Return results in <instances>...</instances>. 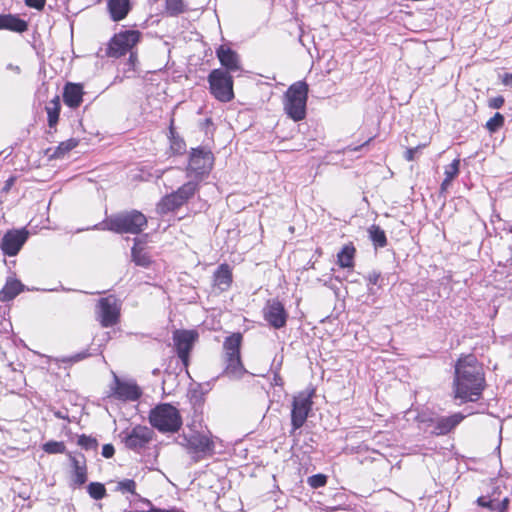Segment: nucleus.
<instances>
[{"label": "nucleus", "mask_w": 512, "mask_h": 512, "mask_svg": "<svg viewBox=\"0 0 512 512\" xmlns=\"http://www.w3.org/2000/svg\"><path fill=\"white\" fill-rule=\"evenodd\" d=\"M142 395V391L135 383L125 382L115 377L111 396L122 401H136Z\"/></svg>", "instance_id": "nucleus-17"}, {"label": "nucleus", "mask_w": 512, "mask_h": 512, "mask_svg": "<svg viewBox=\"0 0 512 512\" xmlns=\"http://www.w3.org/2000/svg\"><path fill=\"white\" fill-rule=\"evenodd\" d=\"M15 181H16V177L15 176L9 177L5 181V184L2 187V189H1L2 193H8L11 190V188L13 187V185L15 184Z\"/></svg>", "instance_id": "nucleus-48"}, {"label": "nucleus", "mask_w": 512, "mask_h": 512, "mask_svg": "<svg viewBox=\"0 0 512 512\" xmlns=\"http://www.w3.org/2000/svg\"><path fill=\"white\" fill-rule=\"evenodd\" d=\"M55 415H56L57 417H59V418H62V415L60 414V412L56 413Z\"/></svg>", "instance_id": "nucleus-53"}, {"label": "nucleus", "mask_w": 512, "mask_h": 512, "mask_svg": "<svg viewBox=\"0 0 512 512\" xmlns=\"http://www.w3.org/2000/svg\"><path fill=\"white\" fill-rule=\"evenodd\" d=\"M216 56L221 65L225 68L224 71L230 73L241 69L239 55L228 45H220L216 49Z\"/></svg>", "instance_id": "nucleus-19"}, {"label": "nucleus", "mask_w": 512, "mask_h": 512, "mask_svg": "<svg viewBox=\"0 0 512 512\" xmlns=\"http://www.w3.org/2000/svg\"><path fill=\"white\" fill-rule=\"evenodd\" d=\"M24 289V285L17 279L9 278L0 290V301L9 302L18 296Z\"/></svg>", "instance_id": "nucleus-27"}, {"label": "nucleus", "mask_w": 512, "mask_h": 512, "mask_svg": "<svg viewBox=\"0 0 512 512\" xmlns=\"http://www.w3.org/2000/svg\"><path fill=\"white\" fill-rule=\"evenodd\" d=\"M138 244L139 240L134 239V246L131 249L132 260L137 266L147 268L152 263L151 258L144 248L139 247Z\"/></svg>", "instance_id": "nucleus-29"}, {"label": "nucleus", "mask_w": 512, "mask_h": 512, "mask_svg": "<svg viewBox=\"0 0 512 512\" xmlns=\"http://www.w3.org/2000/svg\"><path fill=\"white\" fill-rule=\"evenodd\" d=\"M453 393L462 403L477 402L486 388L485 372L474 354H461L454 366Z\"/></svg>", "instance_id": "nucleus-1"}, {"label": "nucleus", "mask_w": 512, "mask_h": 512, "mask_svg": "<svg viewBox=\"0 0 512 512\" xmlns=\"http://www.w3.org/2000/svg\"><path fill=\"white\" fill-rule=\"evenodd\" d=\"M124 446L133 452L140 453L147 449L155 437L154 431L144 425H136L121 433Z\"/></svg>", "instance_id": "nucleus-14"}, {"label": "nucleus", "mask_w": 512, "mask_h": 512, "mask_svg": "<svg viewBox=\"0 0 512 512\" xmlns=\"http://www.w3.org/2000/svg\"><path fill=\"white\" fill-rule=\"evenodd\" d=\"M29 237L26 228L8 230L2 237L0 248L4 255L16 256L22 249Z\"/></svg>", "instance_id": "nucleus-15"}, {"label": "nucleus", "mask_w": 512, "mask_h": 512, "mask_svg": "<svg viewBox=\"0 0 512 512\" xmlns=\"http://www.w3.org/2000/svg\"><path fill=\"white\" fill-rule=\"evenodd\" d=\"M149 423L162 433H176L182 426L179 410L169 403H161L150 410Z\"/></svg>", "instance_id": "nucleus-4"}, {"label": "nucleus", "mask_w": 512, "mask_h": 512, "mask_svg": "<svg viewBox=\"0 0 512 512\" xmlns=\"http://www.w3.org/2000/svg\"><path fill=\"white\" fill-rule=\"evenodd\" d=\"M451 183H452V181H450L448 179H443L441 186H440L441 192H445L448 189V187L451 185Z\"/></svg>", "instance_id": "nucleus-51"}, {"label": "nucleus", "mask_w": 512, "mask_h": 512, "mask_svg": "<svg viewBox=\"0 0 512 512\" xmlns=\"http://www.w3.org/2000/svg\"><path fill=\"white\" fill-rule=\"evenodd\" d=\"M510 504V499L508 497L503 498L500 503L496 506L497 512H507Z\"/></svg>", "instance_id": "nucleus-46"}, {"label": "nucleus", "mask_w": 512, "mask_h": 512, "mask_svg": "<svg viewBox=\"0 0 512 512\" xmlns=\"http://www.w3.org/2000/svg\"><path fill=\"white\" fill-rule=\"evenodd\" d=\"M104 229L117 234H140L148 225L147 217L139 210L123 211L107 217Z\"/></svg>", "instance_id": "nucleus-2"}, {"label": "nucleus", "mask_w": 512, "mask_h": 512, "mask_svg": "<svg viewBox=\"0 0 512 512\" xmlns=\"http://www.w3.org/2000/svg\"><path fill=\"white\" fill-rule=\"evenodd\" d=\"M466 418L461 412H456L449 416H441L437 419H430V422H434V429L432 434L434 436H445L453 432L455 428Z\"/></svg>", "instance_id": "nucleus-18"}, {"label": "nucleus", "mask_w": 512, "mask_h": 512, "mask_svg": "<svg viewBox=\"0 0 512 512\" xmlns=\"http://www.w3.org/2000/svg\"><path fill=\"white\" fill-rule=\"evenodd\" d=\"M373 140V137H370L366 142H364L362 145L358 146V147H355L353 150L354 151H358L361 147L369 144L371 141Z\"/></svg>", "instance_id": "nucleus-52"}, {"label": "nucleus", "mask_w": 512, "mask_h": 512, "mask_svg": "<svg viewBox=\"0 0 512 512\" xmlns=\"http://www.w3.org/2000/svg\"><path fill=\"white\" fill-rule=\"evenodd\" d=\"M168 139H169V150L172 155L180 156L186 152V142L176 132L175 120L173 117L170 119Z\"/></svg>", "instance_id": "nucleus-26"}, {"label": "nucleus", "mask_w": 512, "mask_h": 512, "mask_svg": "<svg viewBox=\"0 0 512 512\" xmlns=\"http://www.w3.org/2000/svg\"><path fill=\"white\" fill-rule=\"evenodd\" d=\"M357 255V249L352 241L344 244L336 255V264L349 271H353L355 268V258Z\"/></svg>", "instance_id": "nucleus-23"}, {"label": "nucleus", "mask_w": 512, "mask_h": 512, "mask_svg": "<svg viewBox=\"0 0 512 512\" xmlns=\"http://www.w3.org/2000/svg\"><path fill=\"white\" fill-rule=\"evenodd\" d=\"M199 189L200 186L197 182L184 183L177 190L161 198L157 204L158 213L165 215L180 209L195 196Z\"/></svg>", "instance_id": "nucleus-7"}, {"label": "nucleus", "mask_w": 512, "mask_h": 512, "mask_svg": "<svg viewBox=\"0 0 512 512\" xmlns=\"http://www.w3.org/2000/svg\"><path fill=\"white\" fill-rule=\"evenodd\" d=\"M145 512H186V511L179 509L177 507H171V508L166 509V508H159V507L153 506Z\"/></svg>", "instance_id": "nucleus-45"}, {"label": "nucleus", "mask_w": 512, "mask_h": 512, "mask_svg": "<svg viewBox=\"0 0 512 512\" xmlns=\"http://www.w3.org/2000/svg\"><path fill=\"white\" fill-rule=\"evenodd\" d=\"M309 86L305 81H297L289 86L284 94V111L295 122L306 118Z\"/></svg>", "instance_id": "nucleus-3"}, {"label": "nucleus", "mask_w": 512, "mask_h": 512, "mask_svg": "<svg viewBox=\"0 0 512 512\" xmlns=\"http://www.w3.org/2000/svg\"><path fill=\"white\" fill-rule=\"evenodd\" d=\"M209 90L213 97L227 103L234 99V81L230 73L223 69H213L208 75Z\"/></svg>", "instance_id": "nucleus-9"}, {"label": "nucleus", "mask_w": 512, "mask_h": 512, "mask_svg": "<svg viewBox=\"0 0 512 512\" xmlns=\"http://www.w3.org/2000/svg\"><path fill=\"white\" fill-rule=\"evenodd\" d=\"M476 504L481 508H486L490 511H496V505L494 504V499L488 498L486 496H480L476 500Z\"/></svg>", "instance_id": "nucleus-40"}, {"label": "nucleus", "mask_w": 512, "mask_h": 512, "mask_svg": "<svg viewBox=\"0 0 512 512\" xmlns=\"http://www.w3.org/2000/svg\"><path fill=\"white\" fill-rule=\"evenodd\" d=\"M185 448L195 461H200L215 453V442L211 433L195 432L184 438Z\"/></svg>", "instance_id": "nucleus-13"}, {"label": "nucleus", "mask_w": 512, "mask_h": 512, "mask_svg": "<svg viewBox=\"0 0 512 512\" xmlns=\"http://www.w3.org/2000/svg\"><path fill=\"white\" fill-rule=\"evenodd\" d=\"M233 283L232 268L227 263L220 264L213 273V286L219 291H228Z\"/></svg>", "instance_id": "nucleus-22"}, {"label": "nucleus", "mask_w": 512, "mask_h": 512, "mask_svg": "<svg viewBox=\"0 0 512 512\" xmlns=\"http://www.w3.org/2000/svg\"><path fill=\"white\" fill-rule=\"evenodd\" d=\"M460 173V159L456 158L451 164L445 167L444 179L453 181Z\"/></svg>", "instance_id": "nucleus-36"}, {"label": "nucleus", "mask_w": 512, "mask_h": 512, "mask_svg": "<svg viewBox=\"0 0 512 512\" xmlns=\"http://www.w3.org/2000/svg\"><path fill=\"white\" fill-rule=\"evenodd\" d=\"M315 389L301 391L293 397L291 409L292 432L300 429L306 422L313 406Z\"/></svg>", "instance_id": "nucleus-11"}, {"label": "nucleus", "mask_w": 512, "mask_h": 512, "mask_svg": "<svg viewBox=\"0 0 512 512\" xmlns=\"http://www.w3.org/2000/svg\"><path fill=\"white\" fill-rule=\"evenodd\" d=\"M84 88L80 83L67 82L63 88V101L71 109H77L83 102Z\"/></svg>", "instance_id": "nucleus-20"}, {"label": "nucleus", "mask_w": 512, "mask_h": 512, "mask_svg": "<svg viewBox=\"0 0 512 512\" xmlns=\"http://www.w3.org/2000/svg\"><path fill=\"white\" fill-rule=\"evenodd\" d=\"M42 449L47 454H63L66 452V446L62 441H48L42 445Z\"/></svg>", "instance_id": "nucleus-34"}, {"label": "nucleus", "mask_w": 512, "mask_h": 512, "mask_svg": "<svg viewBox=\"0 0 512 512\" xmlns=\"http://www.w3.org/2000/svg\"><path fill=\"white\" fill-rule=\"evenodd\" d=\"M215 157L212 151L206 147L192 148L189 152V160L186 166V176L192 178L190 182H197L200 186L214 167Z\"/></svg>", "instance_id": "nucleus-5"}, {"label": "nucleus", "mask_w": 512, "mask_h": 512, "mask_svg": "<svg viewBox=\"0 0 512 512\" xmlns=\"http://www.w3.org/2000/svg\"><path fill=\"white\" fill-rule=\"evenodd\" d=\"M26 6L37 10H43L46 4V0H25Z\"/></svg>", "instance_id": "nucleus-43"}, {"label": "nucleus", "mask_w": 512, "mask_h": 512, "mask_svg": "<svg viewBox=\"0 0 512 512\" xmlns=\"http://www.w3.org/2000/svg\"><path fill=\"white\" fill-rule=\"evenodd\" d=\"M242 343L243 335L241 332H234L225 337L223 341V360L226 373L237 375L244 371L241 357Z\"/></svg>", "instance_id": "nucleus-8"}, {"label": "nucleus", "mask_w": 512, "mask_h": 512, "mask_svg": "<svg viewBox=\"0 0 512 512\" xmlns=\"http://www.w3.org/2000/svg\"><path fill=\"white\" fill-rule=\"evenodd\" d=\"M77 444L85 450H95L98 447L97 440L85 434L78 437Z\"/></svg>", "instance_id": "nucleus-38"}, {"label": "nucleus", "mask_w": 512, "mask_h": 512, "mask_svg": "<svg viewBox=\"0 0 512 512\" xmlns=\"http://www.w3.org/2000/svg\"><path fill=\"white\" fill-rule=\"evenodd\" d=\"M121 300L115 295L100 298L96 303V318L101 327L110 328L117 325L121 318Z\"/></svg>", "instance_id": "nucleus-10"}, {"label": "nucleus", "mask_w": 512, "mask_h": 512, "mask_svg": "<svg viewBox=\"0 0 512 512\" xmlns=\"http://www.w3.org/2000/svg\"><path fill=\"white\" fill-rule=\"evenodd\" d=\"M142 32L135 29L121 30L115 33L107 43L106 56L109 58H121L130 51L136 49L142 41Z\"/></svg>", "instance_id": "nucleus-6"}, {"label": "nucleus", "mask_w": 512, "mask_h": 512, "mask_svg": "<svg viewBox=\"0 0 512 512\" xmlns=\"http://www.w3.org/2000/svg\"><path fill=\"white\" fill-rule=\"evenodd\" d=\"M187 11L183 0H165V13L168 16H178Z\"/></svg>", "instance_id": "nucleus-31"}, {"label": "nucleus", "mask_w": 512, "mask_h": 512, "mask_svg": "<svg viewBox=\"0 0 512 512\" xmlns=\"http://www.w3.org/2000/svg\"><path fill=\"white\" fill-rule=\"evenodd\" d=\"M45 111L47 113V122L49 128L56 131V126L58 125L61 112V102L59 95H56L47 103L45 106Z\"/></svg>", "instance_id": "nucleus-28"}, {"label": "nucleus", "mask_w": 512, "mask_h": 512, "mask_svg": "<svg viewBox=\"0 0 512 512\" xmlns=\"http://www.w3.org/2000/svg\"><path fill=\"white\" fill-rule=\"evenodd\" d=\"M425 147V145H418L416 147H413V148H408L405 153H404V158L411 162V161H414L415 160V155L417 153V151L420 149V148H423Z\"/></svg>", "instance_id": "nucleus-42"}, {"label": "nucleus", "mask_w": 512, "mask_h": 512, "mask_svg": "<svg viewBox=\"0 0 512 512\" xmlns=\"http://www.w3.org/2000/svg\"><path fill=\"white\" fill-rule=\"evenodd\" d=\"M505 103L503 96L499 95L488 100V106L492 109H500Z\"/></svg>", "instance_id": "nucleus-41"}, {"label": "nucleus", "mask_w": 512, "mask_h": 512, "mask_svg": "<svg viewBox=\"0 0 512 512\" xmlns=\"http://www.w3.org/2000/svg\"><path fill=\"white\" fill-rule=\"evenodd\" d=\"M0 30L21 34L28 30V23L16 14H0Z\"/></svg>", "instance_id": "nucleus-25"}, {"label": "nucleus", "mask_w": 512, "mask_h": 512, "mask_svg": "<svg viewBox=\"0 0 512 512\" xmlns=\"http://www.w3.org/2000/svg\"><path fill=\"white\" fill-rule=\"evenodd\" d=\"M79 145V140L76 138H70L59 143L54 152V156L57 158L63 157L65 154L73 150Z\"/></svg>", "instance_id": "nucleus-32"}, {"label": "nucleus", "mask_w": 512, "mask_h": 512, "mask_svg": "<svg viewBox=\"0 0 512 512\" xmlns=\"http://www.w3.org/2000/svg\"><path fill=\"white\" fill-rule=\"evenodd\" d=\"M288 317V312L279 299H269L266 302L263 308V318L272 328L281 329L285 327Z\"/></svg>", "instance_id": "nucleus-16"}, {"label": "nucleus", "mask_w": 512, "mask_h": 512, "mask_svg": "<svg viewBox=\"0 0 512 512\" xmlns=\"http://www.w3.org/2000/svg\"><path fill=\"white\" fill-rule=\"evenodd\" d=\"M308 484L312 488L324 487L327 484V476L324 474H315L308 478Z\"/></svg>", "instance_id": "nucleus-39"}, {"label": "nucleus", "mask_w": 512, "mask_h": 512, "mask_svg": "<svg viewBox=\"0 0 512 512\" xmlns=\"http://www.w3.org/2000/svg\"><path fill=\"white\" fill-rule=\"evenodd\" d=\"M129 63L134 66L136 64V62L138 61V53H137V50L134 49L132 51H130L129 53Z\"/></svg>", "instance_id": "nucleus-50"}, {"label": "nucleus", "mask_w": 512, "mask_h": 512, "mask_svg": "<svg viewBox=\"0 0 512 512\" xmlns=\"http://www.w3.org/2000/svg\"><path fill=\"white\" fill-rule=\"evenodd\" d=\"M199 338V333L194 329H176L172 333L173 348L185 369L190 364L191 352Z\"/></svg>", "instance_id": "nucleus-12"}, {"label": "nucleus", "mask_w": 512, "mask_h": 512, "mask_svg": "<svg viewBox=\"0 0 512 512\" xmlns=\"http://www.w3.org/2000/svg\"><path fill=\"white\" fill-rule=\"evenodd\" d=\"M369 238L376 248H383L387 246V237L385 231L376 224L371 225L368 228Z\"/></svg>", "instance_id": "nucleus-30"}, {"label": "nucleus", "mask_w": 512, "mask_h": 512, "mask_svg": "<svg viewBox=\"0 0 512 512\" xmlns=\"http://www.w3.org/2000/svg\"><path fill=\"white\" fill-rule=\"evenodd\" d=\"M504 123H505V118L504 116L497 112L494 114L493 117H491L485 124V127L486 129L490 132V133H495L497 132L500 128H502L504 126Z\"/></svg>", "instance_id": "nucleus-35"}, {"label": "nucleus", "mask_w": 512, "mask_h": 512, "mask_svg": "<svg viewBox=\"0 0 512 512\" xmlns=\"http://www.w3.org/2000/svg\"><path fill=\"white\" fill-rule=\"evenodd\" d=\"M68 458L72 466V484L76 487H80L84 485L88 479L86 459L84 455H81V459H78L71 453L68 454Z\"/></svg>", "instance_id": "nucleus-21"}, {"label": "nucleus", "mask_w": 512, "mask_h": 512, "mask_svg": "<svg viewBox=\"0 0 512 512\" xmlns=\"http://www.w3.org/2000/svg\"><path fill=\"white\" fill-rule=\"evenodd\" d=\"M87 492L89 496L94 500H101L107 495L105 485L100 482H91L87 486Z\"/></svg>", "instance_id": "nucleus-33"}, {"label": "nucleus", "mask_w": 512, "mask_h": 512, "mask_svg": "<svg viewBox=\"0 0 512 512\" xmlns=\"http://www.w3.org/2000/svg\"><path fill=\"white\" fill-rule=\"evenodd\" d=\"M116 490L121 493L136 494V482L133 479H124L119 481L116 486Z\"/></svg>", "instance_id": "nucleus-37"}, {"label": "nucleus", "mask_w": 512, "mask_h": 512, "mask_svg": "<svg viewBox=\"0 0 512 512\" xmlns=\"http://www.w3.org/2000/svg\"><path fill=\"white\" fill-rule=\"evenodd\" d=\"M115 454V448L112 444H105L102 447V456L105 458H112Z\"/></svg>", "instance_id": "nucleus-44"}, {"label": "nucleus", "mask_w": 512, "mask_h": 512, "mask_svg": "<svg viewBox=\"0 0 512 512\" xmlns=\"http://www.w3.org/2000/svg\"><path fill=\"white\" fill-rule=\"evenodd\" d=\"M131 9V0H107V10L111 20L114 22H119L125 19Z\"/></svg>", "instance_id": "nucleus-24"}, {"label": "nucleus", "mask_w": 512, "mask_h": 512, "mask_svg": "<svg viewBox=\"0 0 512 512\" xmlns=\"http://www.w3.org/2000/svg\"><path fill=\"white\" fill-rule=\"evenodd\" d=\"M502 84L505 86H512V73H504L501 78Z\"/></svg>", "instance_id": "nucleus-49"}, {"label": "nucleus", "mask_w": 512, "mask_h": 512, "mask_svg": "<svg viewBox=\"0 0 512 512\" xmlns=\"http://www.w3.org/2000/svg\"><path fill=\"white\" fill-rule=\"evenodd\" d=\"M381 279V274L379 272H372L368 275V284L370 285H378Z\"/></svg>", "instance_id": "nucleus-47"}]
</instances>
